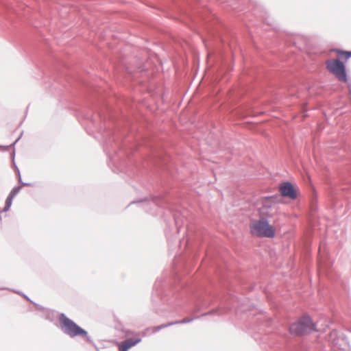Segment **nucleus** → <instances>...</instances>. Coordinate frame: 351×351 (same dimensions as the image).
Segmentation results:
<instances>
[{"instance_id":"1","label":"nucleus","mask_w":351,"mask_h":351,"mask_svg":"<svg viewBox=\"0 0 351 351\" xmlns=\"http://www.w3.org/2000/svg\"><path fill=\"white\" fill-rule=\"evenodd\" d=\"M250 232L258 237L274 238L276 236V228L265 218L254 220L250 225Z\"/></svg>"},{"instance_id":"2","label":"nucleus","mask_w":351,"mask_h":351,"mask_svg":"<svg viewBox=\"0 0 351 351\" xmlns=\"http://www.w3.org/2000/svg\"><path fill=\"white\" fill-rule=\"evenodd\" d=\"M60 324L62 330L71 337L76 336L86 337L87 332L77 326L73 321L64 314L60 316Z\"/></svg>"},{"instance_id":"3","label":"nucleus","mask_w":351,"mask_h":351,"mask_svg":"<svg viewBox=\"0 0 351 351\" xmlns=\"http://www.w3.org/2000/svg\"><path fill=\"white\" fill-rule=\"evenodd\" d=\"M280 202L279 195L265 197L261 199V206L258 208L261 218H271L274 216L271 210L274 205Z\"/></svg>"},{"instance_id":"4","label":"nucleus","mask_w":351,"mask_h":351,"mask_svg":"<svg viewBox=\"0 0 351 351\" xmlns=\"http://www.w3.org/2000/svg\"><path fill=\"white\" fill-rule=\"evenodd\" d=\"M325 64L327 70L332 73L339 81L343 82L347 81L345 66L339 59L328 60Z\"/></svg>"},{"instance_id":"5","label":"nucleus","mask_w":351,"mask_h":351,"mask_svg":"<svg viewBox=\"0 0 351 351\" xmlns=\"http://www.w3.org/2000/svg\"><path fill=\"white\" fill-rule=\"evenodd\" d=\"M290 332L298 335L316 330L315 325L309 317H302L298 322L290 326Z\"/></svg>"},{"instance_id":"6","label":"nucleus","mask_w":351,"mask_h":351,"mask_svg":"<svg viewBox=\"0 0 351 351\" xmlns=\"http://www.w3.org/2000/svg\"><path fill=\"white\" fill-rule=\"evenodd\" d=\"M279 191L282 197H288L293 200L297 198L296 191L290 182L282 183L279 186Z\"/></svg>"},{"instance_id":"7","label":"nucleus","mask_w":351,"mask_h":351,"mask_svg":"<svg viewBox=\"0 0 351 351\" xmlns=\"http://www.w3.org/2000/svg\"><path fill=\"white\" fill-rule=\"evenodd\" d=\"M141 341L140 338L128 339L118 343L119 351H128L130 348L134 346Z\"/></svg>"},{"instance_id":"8","label":"nucleus","mask_w":351,"mask_h":351,"mask_svg":"<svg viewBox=\"0 0 351 351\" xmlns=\"http://www.w3.org/2000/svg\"><path fill=\"white\" fill-rule=\"evenodd\" d=\"M337 56L341 58L342 60H347L350 58H351V51H343L341 49H334Z\"/></svg>"},{"instance_id":"9","label":"nucleus","mask_w":351,"mask_h":351,"mask_svg":"<svg viewBox=\"0 0 351 351\" xmlns=\"http://www.w3.org/2000/svg\"><path fill=\"white\" fill-rule=\"evenodd\" d=\"M16 193H17V191L16 189H13L11 191L9 196L7 197V199L5 200V206L4 208L5 210H8L10 208V207L12 205V199Z\"/></svg>"},{"instance_id":"10","label":"nucleus","mask_w":351,"mask_h":351,"mask_svg":"<svg viewBox=\"0 0 351 351\" xmlns=\"http://www.w3.org/2000/svg\"><path fill=\"white\" fill-rule=\"evenodd\" d=\"M175 323L173 322H170V323H168V324H162V325H160V326H155L153 329V330L154 332H156V331H158L162 328H165L166 327H168L169 326H172L173 324H174Z\"/></svg>"},{"instance_id":"11","label":"nucleus","mask_w":351,"mask_h":351,"mask_svg":"<svg viewBox=\"0 0 351 351\" xmlns=\"http://www.w3.org/2000/svg\"><path fill=\"white\" fill-rule=\"evenodd\" d=\"M191 319H182V321H180V322H174L175 324H183V323H187V322H191Z\"/></svg>"}]
</instances>
